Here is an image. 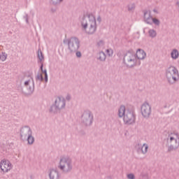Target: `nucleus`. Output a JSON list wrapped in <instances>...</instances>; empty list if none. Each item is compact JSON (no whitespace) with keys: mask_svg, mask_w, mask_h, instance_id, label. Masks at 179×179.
<instances>
[{"mask_svg":"<svg viewBox=\"0 0 179 179\" xmlns=\"http://www.w3.org/2000/svg\"><path fill=\"white\" fill-rule=\"evenodd\" d=\"M93 120V113L89 110H85L81 115V124L83 127H92Z\"/></svg>","mask_w":179,"mask_h":179,"instance_id":"5","label":"nucleus"},{"mask_svg":"<svg viewBox=\"0 0 179 179\" xmlns=\"http://www.w3.org/2000/svg\"><path fill=\"white\" fill-rule=\"evenodd\" d=\"M97 22H99V23L101 22V17H100V15L97 17Z\"/></svg>","mask_w":179,"mask_h":179,"instance_id":"38","label":"nucleus"},{"mask_svg":"<svg viewBox=\"0 0 179 179\" xmlns=\"http://www.w3.org/2000/svg\"><path fill=\"white\" fill-rule=\"evenodd\" d=\"M106 52L108 57H113V55L114 54V51L113 50V49H107L106 50Z\"/></svg>","mask_w":179,"mask_h":179,"instance_id":"26","label":"nucleus"},{"mask_svg":"<svg viewBox=\"0 0 179 179\" xmlns=\"http://www.w3.org/2000/svg\"><path fill=\"white\" fill-rule=\"evenodd\" d=\"M62 1L64 0H50V2H52V5H59Z\"/></svg>","mask_w":179,"mask_h":179,"instance_id":"29","label":"nucleus"},{"mask_svg":"<svg viewBox=\"0 0 179 179\" xmlns=\"http://www.w3.org/2000/svg\"><path fill=\"white\" fill-rule=\"evenodd\" d=\"M43 75L42 74H38L36 76V80H40V82L43 80Z\"/></svg>","mask_w":179,"mask_h":179,"instance_id":"31","label":"nucleus"},{"mask_svg":"<svg viewBox=\"0 0 179 179\" xmlns=\"http://www.w3.org/2000/svg\"><path fill=\"white\" fill-rule=\"evenodd\" d=\"M148 149H149V145L147 143H137L135 145V150L139 154L146 155L148 153Z\"/></svg>","mask_w":179,"mask_h":179,"instance_id":"13","label":"nucleus"},{"mask_svg":"<svg viewBox=\"0 0 179 179\" xmlns=\"http://www.w3.org/2000/svg\"><path fill=\"white\" fill-rule=\"evenodd\" d=\"M135 113L131 110H127L124 117H123V122L126 125H132L135 124Z\"/></svg>","mask_w":179,"mask_h":179,"instance_id":"9","label":"nucleus"},{"mask_svg":"<svg viewBox=\"0 0 179 179\" xmlns=\"http://www.w3.org/2000/svg\"><path fill=\"white\" fill-rule=\"evenodd\" d=\"M106 58H107V55H106L105 52L103 51H99L96 54V59H98V61H100V62H105Z\"/></svg>","mask_w":179,"mask_h":179,"instance_id":"17","label":"nucleus"},{"mask_svg":"<svg viewBox=\"0 0 179 179\" xmlns=\"http://www.w3.org/2000/svg\"><path fill=\"white\" fill-rule=\"evenodd\" d=\"M24 131L25 132V136H30L33 135V131H31V129L29 126L24 127Z\"/></svg>","mask_w":179,"mask_h":179,"instance_id":"21","label":"nucleus"},{"mask_svg":"<svg viewBox=\"0 0 179 179\" xmlns=\"http://www.w3.org/2000/svg\"><path fill=\"white\" fill-rule=\"evenodd\" d=\"M34 141L35 139L33 135L27 136V145H29V146H31V145L34 143Z\"/></svg>","mask_w":179,"mask_h":179,"instance_id":"23","label":"nucleus"},{"mask_svg":"<svg viewBox=\"0 0 179 179\" xmlns=\"http://www.w3.org/2000/svg\"><path fill=\"white\" fill-rule=\"evenodd\" d=\"M24 86L27 89L24 92L25 96H31L34 92V80L31 76H28V79L24 83Z\"/></svg>","mask_w":179,"mask_h":179,"instance_id":"7","label":"nucleus"},{"mask_svg":"<svg viewBox=\"0 0 179 179\" xmlns=\"http://www.w3.org/2000/svg\"><path fill=\"white\" fill-rule=\"evenodd\" d=\"M13 166L9 160L2 159L0 162V169L2 173H9L13 169Z\"/></svg>","mask_w":179,"mask_h":179,"instance_id":"10","label":"nucleus"},{"mask_svg":"<svg viewBox=\"0 0 179 179\" xmlns=\"http://www.w3.org/2000/svg\"><path fill=\"white\" fill-rule=\"evenodd\" d=\"M143 17L145 23H160V21L158 19L153 18L152 12L149 10L143 11Z\"/></svg>","mask_w":179,"mask_h":179,"instance_id":"11","label":"nucleus"},{"mask_svg":"<svg viewBox=\"0 0 179 179\" xmlns=\"http://www.w3.org/2000/svg\"><path fill=\"white\" fill-rule=\"evenodd\" d=\"M39 64H40V65H41L40 69H41V72H43V71H44V69H43V66H44V62H41V63H39Z\"/></svg>","mask_w":179,"mask_h":179,"instance_id":"34","label":"nucleus"},{"mask_svg":"<svg viewBox=\"0 0 179 179\" xmlns=\"http://www.w3.org/2000/svg\"><path fill=\"white\" fill-rule=\"evenodd\" d=\"M143 179H150V178L148 175L143 176Z\"/></svg>","mask_w":179,"mask_h":179,"instance_id":"37","label":"nucleus"},{"mask_svg":"<svg viewBox=\"0 0 179 179\" xmlns=\"http://www.w3.org/2000/svg\"><path fill=\"white\" fill-rule=\"evenodd\" d=\"M148 35L151 38H155L157 36V32L155 29H149Z\"/></svg>","mask_w":179,"mask_h":179,"instance_id":"24","label":"nucleus"},{"mask_svg":"<svg viewBox=\"0 0 179 179\" xmlns=\"http://www.w3.org/2000/svg\"><path fill=\"white\" fill-rule=\"evenodd\" d=\"M71 99V94H67L66 96V100H67L68 101H70Z\"/></svg>","mask_w":179,"mask_h":179,"instance_id":"35","label":"nucleus"},{"mask_svg":"<svg viewBox=\"0 0 179 179\" xmlns=\"http://www.w3.org/2000/svg\"><path fill=\"white\" fill-rule=\"evenodd\" d=\"M146 58V52L142 49H138L136 53L129 50L124 54L123 62L127 68L141 66V60Z\"/></svg>","mask_w":179,"mask_h":179,"instance_id":"1","label":"nucleus"},{"mask_svg":"<svg viewBox=\"0 0 179 179\" xmlns=\"http://www.w3.org/2000/svg\"><path fill=\"white\" fill-rule=\"evenodd\" d=\"M43 73H45V82H48V75L47 74V69L42 71Z\"/></svg>","mask_w":179,"mask_h":179,"instance_id":"30","label":"nucleus"},{"mask_svg":"<svg viewBox=\"0 0 179 179\" xmlns=\"http://www.w3.org/2000/svg\"><path fill=\"white\" fill-rule=\"evenodd\" d=\"M24 79H26V76H24Z\"/></svg>","mask_w":179,"mask_h":179,"instance_id":"41","label":"nucleus"},{"mask_svg":"<svg viewBox=\"0 0 179 179\" xmlns=\"http://www.w3.org/2000/svg\"><path fill=\"white\" fill-rule=\"evenodd\" d=\"M53 104H55L57 108L61 110L65 108V106H66V102L64 98L58 96L56 98L55 103Z\"/></svg>","mask_w":179,"mask_h":179,"instance_id":"14","label":"nucleus"},{"mask_svg":"<svg viewBox=\"0 0 179 179\" xmlns=\"http://www.w3.org/2000/svg\"><path fill=\"white\" fill-rule=\"evenodd\" d=\"M127 111V109L125 108V106L124 105H121L118 109V112H117V115L119 117V118H123L125 115V114H127V113H125V112Z\"/></svg>","mask_w":179,"mask_h":179,"instance_id":"18","label":"nucleus"},{"mask_svg":"<svg viewBox=\"0 0 179 179\" xmlns=\"http://www.w3.org/2000/svg\"><path fill=\"white\" fill-rule=\"evenodd\" d=\"M128 179H135V175L134 173H129L127 175Z\"/></svg>","mask_w":179,"mask_h":179,"instance_id":"32","label":"nucleus"},{"mask_svg":"<svg viewBox=\"0 0 179 179\" xmlns=\"http://www.w3.org/2000/svg\"><path fill=\"white\" fill-rule=\"evenodd\" d=\"M48 176L50 179H59L61 178V175L59 171L54 168H51L48 171Z\"/></svg>","mask_w":179,"mask_h":179,"instance_id":"15","label":"nucleus"},{"mask_svg":"<svg viewBox=\"0 0 179 179\" xmlns=\"http://www.w3.org/2000/svg\"><path fill=\"white\" fill-rule=\"evenodd\" d=\"M168 145V152H174L179 149V133L174 131L169 133L166 138Z\"/></svg>","mask_w":179,"mask_h":179,"instance_id":"3","label":"nucleus"},{"mask_svg":"<svg viewBox=\"0 0 179 179\" xmlns=\"http://www.w3.org/2000/svg\"><path fill=\"white\" fill-rule=\"evenodd\" d=\"M153 12H155V13H157V10H156V9H154V10H153Z\"/></svg>","mask_w":179,"mask_h":179,"instance_id":"39","label":"nucleus"},{"mask_svg":"<svg viewBox=\"0 0 179 179\" xmlns=\"http://www.w3.org/2000/svg\"><path fill=\"white\" fill-rule=\"evenodd\" d=\"M171 58L173 61H176V59H178L179 58V52L178 50L173 48L171 51Z\"/></svg>","mask_w":179,"mask_h":179,"instance_id":"19","label":"nucleus"},{"mask_svg":"<svg viewBox=\"0 0 179 179\" xmlns=\"http://www.w3.org/2000/svg\"><path fill=\"white\" fill-rule=\"evenodd\" d=\"M83 23H96V17L92 13L87 14V15H83L82 17Z\"/></svg>","mask_w":179,"mask_h":179,"instance_id":"16","label":"nucleus"},{"mask_svg":"<svg viewBox=\"0 0 179 179\" xmlns=\"http://www.w3.org/2000/svg\"><path fill=\"white\" fill-rule=\"evenodd\" d=\"M6 58H8V55H6V53H3L2 55H0V59L1 61H6Z\"/></svg>","mask_w":179,"mask_h":179,"instance_id":"28","label":"nucleus"},{"mask_svg":"<svg viewBox=\"0 0 179 179\" xmlns=\"http://www.w3.org/2000/svg\"><path fill=\"white\" fill-rule=\"evenodd\" d=\"M96 47H98V48L104 47V41L101 40V41H98L96 43Z\"/></svg>","mask_w":179,"mask_h":179,"instance_id":"27","label":"nucleus"},{"mask_svg":"<svg viewBox=\"0 0 179 179\" xmlns=\"http://www.w3.org/2000/svg\"><path fill=\"white\" fill-rule=\"evenodd\" d=\"M52 12H55V10H52Z\"/></svg>","mask_w":179,"mask_h":179,"instance_id":"40","label":"nucleus"},{"mask_svg":"<svg viewBox=\"0 0 179 179\" xmlns=\"http://www.w3.org/2000/svg\"><path fill=\"white\" fill-rule=\"evenodd\" d=\"M37 57L39 59V63L44 62V55H43V52H41V50H38L37 52Z\"/></svg>","mask_w":179,"mask_h":179,"instance_id":"22","label":"nucleus"},{"mask_svg":"<svg viewBox=\"0 0 179 179\" xmlns=\"http://www.w3.org/2000/svg\"><path fill=\"white\" fill-rule=\"evenodd\" d=\"M76 55L78 58H80L82 57V53L80 52L76 51Z\"/></svg>","mask_w":179,"mask_h":179,"instance_id":"33","label":"nucleus"},{"mask_svg":"<svg viewBox=\"0 0 179 179\" xmlns=\"http://www.w3.org/2000/svg\"><path fill=\"white\" fill-rule=\"evenodd\" d=\"M135 8H136L135 3H132L127 5V9H128L129 12H134V10H135Z\"/></svg>","mask_w":179,"mask_h":179,"instance_id":"25","label":"nucleus"},{"mask_svg":"<svg viewBox=\"0 0 179 179\" xmlns=\"http://www.w3.org/2000/svg\"><path fill=\"white\" fill-rule=\"evenodd\" d=\"M57 169H59V170H60V171L64 174L71 173L73 169L72 159L65 155L60 157Z\"/></svg>","mask_w":179,"mask_h":179,"instance_id":"2","label":"nucleus"},{"mask_svg":"<svg viewBox=\"0 0 179 179\" xmlns=\"http://www.w3.org/2000/svg\"><path fill=\"white\" fill-rule=\"evenodd\" d=\"M58 111L61 110L58 108H57L55 103H53L49 109V112L50 114H58Z\"/></svg>","mask_w":179,"mask_h":179,"instance_id":"20","label":"nucleus"},{"mask_svg":"<svg viewBox=\"0 0 179 179\" xmlns=\"http://www.w3.org/2000/svg\"><path fill=\"white\" fill-rule=\"evenodd\" d=\"M165 78L169 85H174L179 80L178 69L174 66H170L165 70Z\"/></svg>","mask_w":179,"mask_h":179,"instance_id":"4","label":"nucleus"},{"mask_svg":"<svg viewBox=\"0 0 179 179\" xmlns=\"http://www.w3.org/2000/svg\"><path fill=\"white\" fill-rule=\"evenodd\" d=\"M83 27L86 30L87 34H94L97 30V25L96 23L84 24Z\"/></svg>","mask_w":179,"mask_h":179,"instance_id":"12","label":"nucleus"},{"mask_svg":"<svg viewBox=\"0 0 179 179\" xmlns=\"http://www.w3.org/2000/svg\"><path fill=\"white\" fill-rule=\"evenodd\" d=\"M24 19H25L27 23H29V15H25V16H24Z\"/></svg>","mask_w":179,"mask_h":179,"instance_id":"36","label":"nucleus"},{"mask_svg":"<svg viewBox=\"0 0 179 179\" xmlns=\"http://www.w3.org/2000/svg\"><path fill=\"white\" fill-rule=\"evenodd\" d=\"M68 45V50L70 52H76L80 47V41L76 37H71L66 41Z\"/></svg>","mask_w":179,"mask_h":179,"instance_id":"6","label":"nucleus"},{"mask_svg":"<svg viewBox=\"0 0 179 179\" xmlns=\"http://www.w3.org/2000/svg\"><path fill=\"white\" fill-rule=\"evenodd\" d=\"M141 115L143 118L148 120L152 115V106L148 102H145L141 105Z\"/></svg>","mask_w":179,"mask_h":179,"instance_id":"8","label":"nucleus"}]
</instances>
